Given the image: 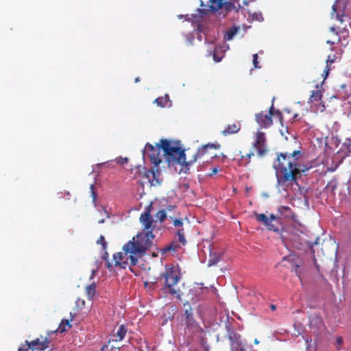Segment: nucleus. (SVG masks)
I'll return each mask as SVG.
<instances>
[{
  "instance_id": "nucleus-54",
  "label": "nucleus",
  "mask_w": 351,
  "mask_h": 351,
  "mask_svg": "<svg viewBox=\"0 0 351 351\" xmlns=\"http://www.w3.org/2000/svg\"><path fill=\"white\" fill-rule=\"evenodd\" d=\"M258 15L261 18V19H263L262 15L261 14H258Z\"/></svg>"
},
{
  "instance_id": "nucleus-55",
  "label": "nucleus",
  "mask_w": 351,
  "mask_h": 351,
  "mask_svg": "<svg viewBox=\"0 0 351 351\" xmlns=\"http://www.w3.org/2000/svg\"><path fill=\"white\" fill-rule=\"evenodd\" d=\"M256 19L258 20V14H256Z\"/></svg>"
},
{
  "instance_id": "nucleus-48",
  "label": "nucleus",
  "mask_w": 351,
  "mask_h": 351,
  "mask_svg": "<svg viewBox=\"0 0 351 351\" xmlns=\"http://www.w3.org/2000/svg\"><path fill=\"white\" fill-rule=\"evenodd\" d=\"M140 81V77H137L135 78V82H138Z\"/></svg>"
},
{
  "instance_id": "nucleus-31",
  "label": "nucleus",
  "mask_w": 351,
  "mask_h": 351,
  "mask_svg": "<svg viewBox=\"0 0 351 351\" xmlns=\"http://www.w3.org/2000/svg\"><path fill=\"white\" fill-rule=\"evenodd\" d=\"M32 350V346L30 345V342L28 341H25L23 343H22L18 349V351H28L29 350Z\"/></svg>"
},
{
  "instance_id": "nucleus-41",
  "label": "nucleus",
  "mask_w": 351,
  "mask_h": 351,
  "mask_svg": "<svg viewBox=\"0 0 351 351\" xmlns=\"http://www.w3.org/2000/svg\"><path fill=\"white\" fill-rule=\"evenodd\" d=\"M213 58H214L215 61L217 62H220L221 59V58H217L215 53L213 54Z\"/></svg>"
},
{
  "instance_id": "nucleus-13",
  "label": "nucleus",
  "mask_w": 351,
  "mask_h": 351,
  "mask_svg": "<svg viewBox=\"0 0 351 351\" xmlns=\"http://www.w3.org/2000/svg\"><path fill=\"white\" fill-rule=\"evenodd\" d=\"M145 149L149 153L148 155L150 158L151 162L155 165V167H158V165L162 162L159 150L156 149L149 143L146 144Z\"/></svg>"
},
{
  "instance_id": "nucleus-38",
  "label": "nucleus",
  "mask_w": 351,
  "mask_h": 351,
  "mask_svg": "<svg viewBox=\"0 0 351 351\" xmlns=\"http://www.w3.org/2000/svg\"><path fill=\"white\" fill-rule=\"evenodd\" d=\"M217 172H218V169L217 167H214L212 169L211 173L208 174V176H212L216 174Z\"/></svg>"
},
{
  "instance_id": "nucleus-44",
  "label": "nucleus",
  "mask_w": 351,
  "mask_h": 351,
  "mask_svg": "<svg viewBox=\"0 0 351 351\" xmlns=\"http://www.w3.org/2000/svg\"><path fill=\"white\" fill-rule=\"evenodd\" d=\"M332 11H333L334 12H337V5H336V4H334V5H332Z\"/></svg>"
},
{
  "instance_id": "nucleus-39",
  "label": "nucleus",
  "mask_w": 351,
  "mask_h": 351,
  "mask_svg": "<svg viewBox=\"0 0 351 351\" xmlns=\"http://www.w3.org/2000/svg\"><path fill=\"white\" fill-rule=\"evenodd\" d=\"M345 16L343 14H341L340 15L339 14H337V18L339 19V21L341 22V23H343V17Z\"/></svg>"
},
{
  "instance_id": "nucleus-17",
  "label": "nucleus",
  "mask_w": 351,
  "mask_h": 351,
  "mask_svg": "<svg viewBox=\"0 0 351 351\" xmlns=\"http://www.w3.org/2000/svg\"><path fill=\"white\" fill-rule=\"evenodd\" d=\"M75 316V314H73L72 313H71L70 318L62 319L61 323L59 324L58 328L54 331L49 332L48 335L50 336L51 334L56 332L62 333V332L69 330L72 326L70 323H71V322L73 321Z\"/></svg>"
},
{
  "instance_id": "nucleus-36",
  "label": "nucleus",
  "mask_w": 351,
  "mask_h": 351,
  "mask_svg": "<svg viewBox=\"0 0 351 351\" xmlns=\"http://www.w3.org/2000/svg\"><path fill=\"white\" fill-rule=\"evenodd\" d=\"M173 224L176 227H182L183 225V221L182 219H175L173 221Z\"/></svg>"
},
{
  "instance_id": "nucleus-7",
  "label": "nucleus",
  "mask_w": 351,
  "mask_h": 351,
  "mask_svg": "<svg viewBox=\"0 0 351 351\" xmlns=\"http://www.w3.org/2000/svg\"><path fill=\"white\" fill-rule=\"evenodd\" d=\"M184 313L180 320V325L184 328L185 333L196 330L198 324L193 316V308L189 302L183 304Z\"/></svg>"
},
{
  "instance_id": "nucleus-9",
  "label": "nucleus",
  "mask_w": 351,
  "mask_h": 351,
  "mask_svg": "<svg viewBox=\"0 0 351 351\" xmlns=\"http://www.w3.org/2000/svg\"><path fill=\"white\" fill-rule=\"evenodd\" d=\"M256 220L263 223L269 231L279 232L282 229V222L280 217H277L274 214L270 215L268 217L266 215L261 213L256 215Z\"/></svg>"
},
{
  "instance_id": "nucleus-19",
  "label": "nucleus",
  "mask_w": 351,
  "mask_h": 351,
  "mask_svg": "<svg viewBox=\"0 0 351 351\" xmlns=\"http://www.w3.org/2000/svg\"><path fill=\"white\" fill-rule=\"evenodd\" d=\"M280 215L285 218H290L293 221H297V215L293 213V210L289 206H281L278 208Z\"/></svg>"
},
{
  "instance_id": "nucleus-16",
  "label": "nucleus",
  "mask_w": 351,
  "mask_h": 351,
  "mask_svg": "<svg viewBox=\"0 0 351 351\" xmlns=\"http://www.w3.org/2000/svg\"><path fill=\"white\" fill-rule=\"evenodd\" d=\"M241 124L240 121L234 122L228 124L221 132V134L224 136L233 135L237 134L241 130Z\"/></svg>"
},
{
  "instance_id": "nucleus-51",
  "label": "nucleus",
  "mask_w": 351,
  "mask_h": 351,
  "mask_svg": "<svg viewBox=\"0 0 351 351\" xmlns=\"http://www.w3.org/2000/svg\"><path fill=\"white\" fill-rule=\"evenodd\" d=\"M171 208H173L172 206H170L169 207L167 208L168 210H171Z\"/></svg>"
},
{
  "instance_id": "nucleus-5",
  "label": "nucleus",
  "mask_w": 351,
  "mask_h": 351,
  "mask_svg": "<svg viewBox=\"0 0 351 351\" xmlns=\"http://www.w3.org/2000/svg\"><path fill=\"white\" fill-rule=\"evenodd\" d=\"M161 277L165 279V286L162 287L163 291L171 295H175L178 299H180V289L176 288L180 279V276L175 268L166 266L165 271L161 274Z\"/></svg>"
},
{
  "instance_id": "nucleus-10",
  "label": "nucleus",
  "mask_w": 351,
  "mask_h": 351,
  "mask_svg": "<svg viewBox=\"0 0 351 351\" xmlns=\"http://www.w3.org/2000/svg\"><path fill=\"white\" fill-rule=\"evenodd\" d=\"M153 209L152 204L148 205L143 213H142L139 217V221L141 224L143 232H148L155 228L156 221L153 219L151 213Z\"/></svg>"
},
{
  "instance_id": "nucleus-45",
  "label": "nucleus",
  "mask_w": 351,
  "mask_h": 351,
  "mask_svg": "<svg viewBox=\"0 0 351 351\" xmlns=\"http://www.w3.org/2000/svg\"><path fill=\"white\" fill-rule=\"evenodd\" d=\"M298 117V114H294L293 116V118H292V120L294 121Z\"/></svg>"
},
{
  "instance_id": "nucleus-49",
  "label": "nucleus",
  "mask_w": 351,
  "mask_h": 351,
  "mask_svg": "<svg viewBox=\"0 0 351 351\" xmlns=\"http://www.w3.org/2000/svg\"><path fill=\"white\" fill-rule=\"evenodd\" d=\"M298 267H299V265H296V269H298ZM295 273H296V274H297L298 276H300L299 274L298 273L297 269H295Z\"/></svg>"
},
{
  "instance_id": "nucleus-26",
  "label": "nucleus",
  "mask_w": 351,
  "mask_h": 351,
  "mask_svg": "<svg viewBox=\"0 0 351 351\" xmlns=\"http://www.w3.org/2000/svg\"><path fill=\"white\" fill-rule=\"evenodd\" d=\"M334 62V58H331L330 56H328V59L326 60V66L323 71V74L324 75V80L326 79L329 74V71L330 70V66L332 63Z\"/></svg>"
},
{
  "instance_id": "nucleus-25",
  "label": "nucleus",
  "mask_w": 351,
  "mask_h": 351,
  "mask_svg": "<svg viewBox=\"0 0 351 351\" xmlns=\"http://www.w3.org/2000/svg\"><path fill=\"white\" fill-rule=\"evenodd\" d=\"M322 98V92L321 90H313L309 97V101L313 103L314 101H321Z\"/></svg>"
},
{
  "instance_id": "nucleus-24",
  "label": "nucleus",
  "mask_w": 351,
  "mask_h": 351,
  "mask_svg": "<svg viewBox=\"0 0 351 351\" xmlns=\"http://www.w3.org/2000/svg\"><path fill=\"white\" fill-rule=\"evenodd\" d=\"M179 247V245L176 243L172 242L170 244L165 246L164 248L160 250L161 254H165L168 252H176L177 249Z\"/></svg>"
},
{
  "instance_id": "nucleus-53",
  "label": "nucleus",
  "mask_w": 351,
  "mask_h": 351,
  "mask_svg": "<svg viewBox=\"0 0 351 351\" xmlns=\"http://www.w3.org/2000/svg\"><path fill=\"white\" fill-rule=\"evenodd\" d=\"M107 266H108V267H110V263H108Z\"/></svg>"
},
{
  "instance_id": "nucleus-23",
  "label": "nucleus",
  "mask_w": 351,
  "mask_h": 351,
  "mask_svg": "<svg viewBox=\"0 0 351 351\" xmlns=\"http://www.w3.org/2000/svg\"><path fill=\"white\" fill-rule=\"evenodd\" d=\"M85 291H86V293L88 299L90 300H93V297L95 293V291H96L95 284L93 282V283L86 286L85 288Z\"/></svg>"
},
{
  "instance_id": "nucleus-18",
  "label": "nucleus",
  "mask_w": 351,
  "mask_h": 351,
  "mask_svg": "<svg viewBox=\"0 0 351 351\" xmlns=\"http://www.w3.org/2000/svg\"><path fill=\"white\" fill-rule=\"evenodd\" d=\"M160 171L158 169L148 170L145 173V177L148 179L152 186H157L161 183L159 178Z\"/></svg>"
},
{
  "instance_id": "nucleus-28",
  "label": "nucleus",
  "mask_w": 351,
  "mask_h": 351,
  "mask_svg": "<svg viewBox=\"0 0 351 351\" xmlns=\"http://www.w3.org/2000/svg\"><path fill=\"white\" fill-rule=\"evenodd\" d=\"M156 217L160 222L162 223L167 218V213L165 209L160 210L156 214Z\"/></svg>"
},
{
  "instance_id": "nucleus-11",
  "label": "nucleus",
  "mask_w": 351,
  "mask_h": 351,
  "mask_svg": "<svg viewBox=\"0 0 351 351\" xmlns=\"http://www.w3.org/2000/svg\"><path fill=\"white\" fill-rule=\"evenodd\" d=\"M252 147L256 151V156L258 158H263L269 152L267 145L265 134L258 131L256 134L255 140L252 145Z\"/></svg>"
},
{
  "instance_id": "nucleus-34",
  "label": "nucleus",
  "mask_w": 351,
  "mask_h": 351,
  "mask_svg": "<svg viewBox=\"0 0 351 351\" xmlns=\"http://www.w3.org/2000/svg\"><path fill=\"white\" fill-rule=\"evenodd\" d=\"M85 301L82 299H77L75 302V304L77 308H82L85 306Z\"/></svg>"
},
{
  "instance_id": "nucleus-8",
  "label": "nucleus",
  "mask_w": 351,
  "mask_h": 351,
  "mask_svg": "<svg viewBox=\"0 0 351 351\" xmlns=\"http://www.w3.org/2000/svg\"><path fill=\"white\" fill-rule=\"evenodd\" d=\"M256 121L262 128H267L273 124L271 117H277L281 125H282L283 115L279 110H275L274 104H271L269 110L268 114H265L263 112L256 114Z\"/></svg>"
},
{
  "instance_id": "nucleus-33",
  "label": "nucleus",
  "mask_w": 351,
  "mask_h": 351,
  "mask_svg": "<svg viewBox=\"0 0 351 351\" xmlns=\"http://www.w3.org/2000/svg\"><path fill=\"white\" fill-rule=\"evenodd\" d=\"M90 189L93 197V202L95 205L97 194L95 191V186L93 184H90Z\"/></svg>"
},
{
  "instance_id": "nucleus-52",
  "label": "nucleus",
  "mask_w": 351,
  "mask_h": 351,
  "mask_svg": "<svg viewBox=\"0 0 351 351\" xmlns=\"http://www.w3.org/2000/svg\"><path fill=\"white\" fill-rule=\"evenodd\" d=\"M152 256H153L154 257H156V256H157V254H156V253H154H154L152 254Z\"/></svg>"
},
{
  "instance_id": "nucleus-46",
  "label": "nucleus",
  "mask_w": 351,
  "mask_h": 351,
  "mask_svg": "<svg viewBox=\"0 0 351 351\" xmlns=\"http://www.w3.org/2000/svg\"><path fill=\"white\" fill-rule=\"evenodd\" d=\"M105 222V219H101L98 221V223H104Z\"/></svg>"
},
{
  "instance_id": "nucleus-14",
  "label": "nucleus",
  "mask_w": 351,
  "mask_h": 351,
  "mask_svg": "<svg viewBox=\"0 0 351 351\" xmlns=\"http://www.w3.org/2000/svg\"><path fill=\"white\" fill-rule=\"evenodd\" d=\"M233 160L237 162V165L240 167H246L251 162V159L246 154H243L241 150L235 149L233 152Z\"/></svg>"
},
{
  "instance_id": "nucleus-42",
  "label": "nucleus",
  "mask_w": 351,
  "mask_h": 351,
  "mask_svg": "<svg viewBox=\"0 0 351 351\" xmlns=\"http://www.w3.org/2000/svg\"><path fill=\"white\" fill-rule=\"evenodd\" d=\"M101 211L104 212V213L106 215L107 218H110V215L105 208H102Z\"/></svg>"
},
{
  "instance_id": "nucleus-21",
  "label": "nucleus",
  "mask_w": 351,
  "mask_h": 351,
  "mask_svg": "<svg viewBox=\"0 0 351 351\" xmlns=\"http://www.w3.org/2000/svg\"><path fill=\"white\" fill-rule=\"evenodd\" d=\"M158 106L161 108H165L171 106V100L168 95H165L164 97H160L156 98L154 101Z\"/></svg>"
},
{
  "instance_id": "nucleus-12",
  "label": "nucleus",
  "mask_w": 351,
  "mask_h": 351,
  "mask_svg": "<svg viewBox=\"0 0 351 351\" xmlns=\"http://www.w3.org/2000/svg\"><path fill=\"white\" fill-rule=\"evenodd\" d=\"M30 342L32 350L44 351L49 346L50 341L47 337L40 336Z\"/></svg>"
},
{
  "instance_id": "nucleus-50",
  "label": "nucleus",
  "mask_w": 351,
  "mask_h": 351,
  "mask_svg": "<svg viewBox=\"0 0 351 351\" xmlns=\"http://www.w3.org/2000/svg\"><path fill=\"white\" fill-rule=\"evenodd\" d=\"M107 256H108V253H107V252H106V254H105V256H104V259H106V258H107Z\"/></svg>"
},
{
  "instance_id": "nucleus-1",
  "label": "nucleus",
  "mask_w": 351,
  "mask_h": 351,
  "mask_svg": "<svg viewBox=\"0 0 351 351\" xmlns=\"http://www.w3.org/2000/svg\"><path fill=\"white\" fill-rule=\"evenodd\" d=\"M301 156L300 150H295L292 153L278 154L273 167L276 170L278 185L288 186L297 183V180L301 178L302 173H305L311 168V165L300 162L299 159Z\"/></svg>"
},
{
  "instance_id": "nucleus-47",
  "label": "nucleus",
  "mask_w": 351,
  "mask_h": 351,
  "mask_svg": "<svg viewBox=\"0 0 351 351\" xmlns=\"http://www.w3.org/2000/svg\"><path fill=\"white\" fill-rule=\"evenodd\" d=\"M270 307H271V309L272 311L276 310V306H275V305L271 304Z\"/></svg>"
},
{
  "instance_id": "nucleus-27",
  "label": "nucleus",
  "mask_w": 351,
  "mask_h": 351,
  "mask_svg": "<svg viewBox=\"0 0 351 351\" xmlns=\"http://www.w3.org/2000/svg\"><path fill=\"white\" fill-rule=\"evenodd\" d=\"M178 237V241L179 242L183 245H185L186 243V240L185 239V237H184V229L183 228H180L179 229L178 231H177V233H176Z\"/></svg>"
},
{
  "instance_id": "nucleus-2",
  "label": "nucleus",
  "mask_w": 351,
  "mask_h": 351,
  "mask_svg": "<svg viewBox=\"0 0 351 351\" xmlns=\"http://www.w3.org/2000/svg\"><path fill=\"white\" fill-rule=\"evenodd\" d=\"M155 235L149 231L141 232L127 242L122 247V252L114 254L116 266L125 268L127 265L134 266L139 258H143L147 250L154 245Z\"/></svg>"
},
{
  "instance_id": "nucleus-43",
  "label": "nucleus",
  "mask_w": 351,
  "mask_h": 351,
  "mask_svg": "<svg viewBox=\"0 0 351 351\" xmlns=\"http://www.w3.org/2000/svg\"><path fill=\"white\" fill-rule=\"evenodd\" d=\"M247 154L250 156V159H252V157L254 156V153L252 151H250L249 153H247Z\"/></svg>"
},
{
  "instance_id": "nucleus-30",
  "label": "nucleus",
  "mask_w": 351,
  "mask_h": 351,
  "mask_svg": "<svg viewBox=\"0 0 351 351\" xmlns=\"http://www.w3.org/2000/svg\"><path fill=\"white\" fill-rule=\"evenodd\" d=\"M238 31V28L233 27L231 28L226 34V40H231L234 37V36L237 34Z\"/></svg>"
},
{
  "instance_id": "nucleus-29",
  "label": "nucleus",
  "mask_w": 351,
  "mask_h": 351,
  "mask_svg": "<svg viewBox=\"0 0 351 351\" xmlns=\"http://www.w3.org/2000/svg\"><path fill=\"white\" fill-rule=\"evenodd\" d=\"M175 310H176V308L172 306L171 311L168 313V314H169L168 316H167L166 315H163L162 324H166L167 322L168 319L172 320L173 319Z\"/></svg>"
},
{
  "instance_id": "nucleus-35",
  "label": "nucleus",
  "mask_w": 351,
  "mask_h": 351,
  "mask_svg": "<svg viewBox=\"0 0 351 351\" xmlns=\"http://www.w3.org/2000/svg\"><path fill=\"white\" fill-rule=\"evenodd\" d=\"M253 64H254V68L256 69H260L261 68V66L258 65V54L257 53H255L253 55Z\"/></svg>"
},
{
  "instance_id": "nucleus-22",
  "label": "nucleus",
  "mask_w": 351,
  "mask_h": 351,
  "mask_svg": "<svg viewBox=\"0 0 351 351\" xmlns=\"http://www.w3.org/2000/svg\"><path fill=\"white\" fill-rule=\"evenodd\" d=\"M330 32H332V35H333V38L332 39H328L326 40V43L332 46L334 45L335 43H338L340 42L341 40V38L339 36V33L337 32H336L335 30V27H331L330 28Z\"/></svg>"
},
{
  "instance_id": "nucleus-3",
  "label": "nucleus",
  "mask_w": 351,
  "mask_h": 351,
  "mask_svg": "<svg viewBox=\"0 0 351 351\" xmlns=\"http://www.w3.org/2000/svg\"><path fill=\"white\" fill-rule=\"evenodd\" d=\"M158 149H162L164 156L169 165H182L181 171L186 173L189 166L186 160L184 149L178 146V143L170 141L167 139H161L160 145H157Z\"/></svg>"
},
{
  "instance_id": "nucleus-20",
  "label": "nucleus",
  "mask_w": 351,
  "mask_h": 351,
  "mask_svg": "<svg viewBox=\"0 0 351 351\" xmlns=\"http://www.w3.org/2000/svg\"><path fill=\"white\" fill-rule=\"evenodd\" d=\"M229 339L230 341L231 351H237V349L240 348L241 343L240 340V336L237 333H230Z\"/></svg>"
},
{
  "instance_id": "nucleus-40",
  "label": "nucleus",
  "mask_w": 351,
  "mask_h": 351,
  "mask_svg": "<svg viewBox=\"0 0 351 351\" xmlns=\"http://www.w3.org/2000/svg\"><path fill=\"white\" fill-rule=\"evenodd\" d=\"M101 351H113V349L112 348L109 349L108 346H104L101 348Z\"/></svg>"
},
{
  "instance_id": "nucleus-6",
  "label": "nucleus",
  "mask_w": 351,
  "mask_h": 351,
  "mask_svg": "<svg viewBox=\"0 0 351 351\" xmlns=\"http://www.w3.org/2000/svg\"><path fill=\"white\" fill-rule=\"evenodd\" d=\"M220 149V145L217 143H208L199 147L193 155V158L188 161L186 166L189 167L195 162H202V163L210 162L213 158L216 157V154L210 152V149L217 150Z\"/></svg>"
},
{
  "instance_id": "nucleus-37",
  "label": "nucleus",
  "mask_w": 351,
  "mask_h": 351,
  "mask_svg": "<svg viewBox=\"0 0 351 351\" xmlns=\"http://www.w3.org/2000/svg\"><path fill=\"white\" fill-rule=\"evenodd\" d=\"M343 341L342 337H338L336 339V345H335L336 348L338 349V350L340 349V347L343 344Z\"/></svg>"
},
{
  "instance_id": "nucleus-32",
  "label": "nucleus",
  "mask_w": 351,
  "mask_h": 351,
  "mask_svg": "<svg viewBox=\"0 0 351 351\" xmlns=\"http://www.w3.org/2000/svg\"><path fill=\"white\" fill-rule=\"evenodd\" d=\"M97 244L101 245L102 248L104 250H106L107 247V243L105 240V237L103 235H100V237H99V239L97 241Z\"/></svg>"
},
{
  "instance_id": "nucleus-4",
  "label": "nucleus",
  "mask_w": 351,
  "mask_h": 351,
  "mask_svg": "<svg viewBox=\"0 0 351 351\" xmlns=\"http://www.w3.org/2000/svg\"><path fill=\"white\" fill-rule=\"evenodd\" d=\"M223 5H224L227 10L234 6L232 3L225 2L224 0H209V9L199 8L197 10L198 15H192V22L196 24L197 29L199 32L204 33V29L199 19H203L209 11L215 12L219 10L222 8ZM200 6L202 8L205 7V4L202 1H200Z\"/></svg>"
},
{
  "instance_id": "nucleus-15",
  "label": "nucleus",
  "mask_w": 351,
  "mask_h": 351,
  "mask_svg": "<svg viewBox=\"0 0 351 351\" xmlns=\"http://www.w3.org/2000/svg\"><path fill=\"white\" fill-rule=\"evenodd\" d=\"M127 332V328L123 324L120 325L113 330L110 340L115 342L121 341L124 339Z\"/></svg>"
}]
</instances>
